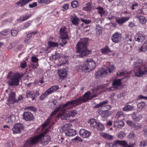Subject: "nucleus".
<instances>
[{"mask_svg":"<svg viewBox=\"0 0 147 147\" xmlns=\"http://www.w3.org/2000/svg\"><path fill=\"white\" fill-rule=\"evenodd\" d=\"M115 69V67L113 65H109L105 69H100L96 72L95 76L99 78L107 74H110Z\"/></svg>","mask_w":147,"mask_h":147,"instance_id":"39448f33","label":"nucleus"},{"mask_svg":"<svg viewBox=\"0 0 147 147\" xmlns=\"http://www.w3.org/2000/svg\"><path fill=\"white\" fill-rule=\"evenodd\" d=\"M20 65L22 68L23 69L24 68L26 65V62L24 61L21 63Z\"/></svg>","mask_w":147,"mask_h":147,"instance_id":"052dcab7","label":"nucleus"},{"mask_svg":"<svg viewBox=\"0 0 147 147\" xmlns=\"http://www.w3.org/2000/svg\"><path fill=\"white\" fill-rule=\"evenodd\" d=\"M101 136L108 140H113L114 139V137L107 133H102L100 134Z\"/></svg>","mask_w":147,"mask_h":147,"instance_id":"5701e85b","label":"nucleus"},{"mask_svg":"<svg viewBox=\"0 0 147 147\" xmlns=\"http://www.w3.org/2000/svg\"><path fill=\"white\" fill-rule=\"evenodd\" d=\"M95 90H93L91 91H88L85 93L82 96H80L83 102H85L97 96Z\"/></svg>","mask_w":147,"mask_h":147,"instance_id":"0eeeda50","label":"nucleus"},{"mask_svg":"<svg viewBox=\"0 0 147 147\" xmlns=\"http://www.w3.org/2000/svg\"><path fill=\"white\" fill-rule=\"evenodd\" d=\"M121 80L117 79L115 80L113 82L112 85L116 89L118 88V86H120L121 84Z\"/></svg>","mask_w":147,"mask_h":147,"instance_id":"cd10ccee","label":"nucleus"},{"mask_svg":"<svg viewBox=\"0 0 147 147\" xmlns=\"http://www.w3.org/2000/svg\"><path fill=\"white\" fill-rule=\"evenodd\" d=\"M73 140L75 141H78L80 142H82L83 140L79 137L77 136L73 139Z\"/></svg>","mask_w":147,"mask_h":147,"instance_id":"6e6d98bb","label":"nucleus"},{"mask_svg":"<svg viewBox=\"0 0 147 147\" xmlns=\"http://www.w3.org/2000/svg\"><path fill=\"white\" fill-rule=\"evenodd\" d=\"M133 119L135 122L139 121L140 119H141L140 116L137 117L135 114H133L132 115Z\"/></svg>","mask_w":147,"mask_h":147,"instance_id":"79ce46f5","label":"nucleus"},{"mask_svg":"<svg viewBox=\"0 0 147 147\" xmlns=\"http://www.w3.org/2000/svg\"><path fill=\"white\" fill-rule=\"evenodd\" d=\"M85 66L86 70L91 71L96 67V63L92 59H89L86 60L85 62Z\"/></svg>","mask_w":147,"mask_h":147,"instance_id":"1a4fd4ad","label":"nucleus"},{"mask_svg":"<svg viewBox=\"0 0 147 147\" xmlns=\"http://www.w3.org/2000/svg\"><path fill=\"white\" fill-rule=\"evenodd\" d=\"M23 100V97L22 95H20L19 96L18 100H16V102H18L20 101H22Z\"/></svg>","mask_w":147,"mask_h":147,"instance_id":"774afa93","label":"nucleus"},{"mask_svg":"<svg viewBox=\"0 0 147 147\" xmlns=\"http://www.w3.org/2000/svg\"><path fill=\"white\" fill-rule=\"evenodd\" d=\"M9 32L8 30H3L1 32V35L6 36L7 35L9 34Z\"/></svg>","mask_w":147,"mask_h":147,"instance_id":"8fccbe9b","label":"nucleus"},{"mask_svg":"<svg viewBox=\"0 0 147 147\" xmlns=\"http://www.w3.org/2000/svg\"><path fill=\"white\" fill-rule=\"evenodd\" d=\"M96 128L98 130L102 131L104 129V127L102 124L98 123Z\"/></svg>","mask_w":147,"mask_h":147,"instance_id":"58836bf2","label":"nucleus"},{"mask_svg":"<svg viewBox=\"0 0 147 147\" xmlns=\"http://www.w3.org/2000/svg\"><path fill=\"white\" fill-rule=\"evenodd\" d=\"M71 21L73 25L78 26V22L80 20L79 18L76 15L71 16L70 17Z\"/></svg>","mask_w":147,"mask_h":147,"instance_id":"aec40b11","label":"nucleus"},{"mask_svg":"<svg viewBox=\"0 0 147 147\" xmlns=\"http://www.w3.org/2000/svg\"><path fill=\"white\" fill-rule=\"evenodd\" d=\"M136 18L139 19L140 22L142 24H145L147 21L145 17L142 16H137Z\"/></svg>","mask_w":147,"mask_h":147,"instance_id":"7c9ffc66","label":"nucleus"},{"mask_svg":"<svg viewBox=\"0 0 147 147\" xmlns=\"http://www.w3.org/2000/svg\"><path fill=\"white\" fill-rule=\"evenodd\" d=\"M133 109V106H130V105H127L124 106L122 109V110L124 111H129L132 110Z\"/></svg>","mask_w":147,"mask_h":147,"instance_id":"f704fd0d","label":"nucleus"},{"mask_svg":"<svg viewBox=\"0 0 147 147\" xmlns=\"http://www.w3.org/2000/svg\"><path fill=\"white\" fill-rule=\"evenodd\" d=\"M20 77L19 74L13 73L12 71L10 72L7 76V78L10 79L8 82L9 85L10 86H17L19 84Z\"/></svg>","mask_w":147,"mask_h":147,"instance_id":"423d86ee","label":"nucleus"},{"mask_svg":"<svg viewBox=\"0 0 147 147\" xmlns=\"http://www.w3.org/2000/svg\"><path fill=\"white\" fill-rule=\"evenodd\" d=\"M32 0H20L16 3L17 5H20L21 7H23L27 3L32 1Z\"/></svg>","mask_w":147,"mask_h":147,"instance_id":"bb28decb","label":"nucleus"},{"mask_svg":"<svg viewBox=\"0 0 147 147\" xmlns=\"http://www.w3.org/2000/svg\"><path fill=\"white\" fill-rule=\"evenodd\" d=\"M80 20L82 22L85 23L86 24H89L91 22L90 20H85L83 18H81Z\"/></svg>","mask_w":147,"mask_h":147,"instance_id":"de8ad7c7","label":"nucleus"},{"mask_svg":"<svg viewBox=\"0 0 147 147\" xmlns=\"http://www.w3.org/2000/svg\"><path fill=\"white\" fill-rule=\"evenodd\" d=\"M121 38V34L118 32L115 33L112 36V40L115 43H118L120 42Z\"/></svg>","mask_w":147,"mask_h":147,"instance_id":"ddd939ff","label":"nucleus"},{"mask_svg":"<svg viewBox=\"0 0 147 147\" xmlns=\"http://www.w3.org/2000/svg\"><path fill=\"white\" fill-rule=\"evenodd\" d=\"M88 122L90 124L91 127L94 128H96L98 123L96 122L95 120L94 119H90L88 121Z\"/></svg>","mask_w":147,"mask_h":147,"instance_id":"393cba45","label":"nucleus"},{"mask_svg":"<svg viewBox=\"0 0 147 147\" xmlns=\"http://www.w3.org/2000/svg\"><path fill=\"white\" fill-rule=\"evenodd\" d=\"M110 115V113L107 111L104 112L102 114V117L107 118Z\"/></svg>","mask_w":147,"mask_h":147,"instance_id":"a18cd8bd","label":"nucleus"},{"mask_svg":"<svg viewBox=\"0 0 147 147\" xmlns=\"http://www.w3.org/2000/svg\"><path fill=\"white\" fill-rule=\"evenodd\" d=\"M142 126V125L141 124H138L137 125H136L135 123V125L134 126V127L135 128V129L138 130L140 129Z\"/></svg>","mask_w":147,"mask_h":147,"instance_id":"603ef678","label":"nucleus"},{"mask_svg":"<svg viewBox=\"0 0 147 147\" xmlns=\"http://www.w3.org/2000/svg\"><path fill=\"white\" fill-rule=\"evenodd\" d=\"M59 33L60 35V37L61 39H66L68 38L65 27H63L61 28Z\"/></svg>","mask_w":147,"mask_h":147,"instance_id":"2eb2a0df","label":"nucleus"},{"mask_svg":"<svg viewBox=\"0 0 147 147\" xmlns=\"http://www.w3.org/2000/svg\"><path fill=\"white\" fill-rule=\"evenodd\" d=\"M77 114V112L76 110H73L69 111L68 114L69 117H73L75 116Z\"/></svg>","mask_w":147,"mask_h":147,"instance_id":"ea45409f","label":"nucleus"},{"mask_svg":"<svg viewBox=\"0 0 147 147\" xmlns=\"http://www.w3.org/2000/svg\"><path fill=\"white\" fill-rule=\"evenodd\" d=\"M15 93L13 92H10L7 100V104L10 105L11 104H13L16 102V100L15 99Z\"/></svg>","mask_w":147,"mask_h":147,"instance_id":"9b49d317","label":"nucleus"},{"mask_svg":"<svg viewBox=\"0 0 147 147\" xmlns=\"http://www.w3.org/2000/svg\"><path fill=\"white\" fill-rule=\"evenodd\" d=\"M23 129V126L21 123H17L13 125L12 130L13 133L18 134Z\"/></svg>","mask_w":147,"mask_h":147,"instance_id":"9d476101","label":"nucleus"},{"mask_svg":"<svg viewBox=\"0 0 147 147\" xmlns=\"http://www.w3.org/2000/svg\"><path fill=\"white\" fill-rule=\"evenodd\" d=\"M125 136V134L123 131H120L118 134V137L120 139H122Z\"/></svg>","mask_w":147,"mask_h":147,"instance_id":"37998d69","label":"nucleus"},{"mask_svg":"<svg viewBox=\"0 0 147 147\" xmlns=\"http://www.w3.org/2000/svg\"><path fill=\"white\" fill-rule=\"evenodd\" d=\"M37 5V2H34L32 4H29V7L30 8H33Z\"/></svg>","mask_w":147,"mask_h":147,"instance_id":"e2e57ef3","label":"nucleus"},{"mask_svg":"<svg viewBox=\"0 0 147 147\" xmlns=\"http://www.w3.org/2000/svg\"><path fill=\"white\" fill-rule=\"evenodd\" d=\"M135 134L134 132L133 131L131 132L128 136V138L130 139H132L135 136Z\"/></svg>","mask_w":147,"mask_h":147,"instance_id":"c03bdc74","label":"nucleus"},{"mask_svg":"<svg viewBox=\"0 0 147 147\" xmlns=\"http://www.w3.org/2000/svg\"><path fill=\"white\" fill-rule=\"evenodd\" d=\"M125 38L128 44H133L134 42L135 37L133 34H128L126 35Z\"/></svg>","mask_w":147,"mask_h":147,"instance_id":"4468645a","label":"nucleus"},{"mask_svg":"<svg viewBox=\"0 0 147 147\" xmlns=\"http://www.w3.org/2000/svg\"><path fill=\"white\" fill-rule=\"evenodd\" d=\"M32 62L36 63L38 61V59L35 57H32Z\"/></svg>","mask_w":147,"mask_h":147,"instance_id":"680f3d73","label":"nucleus"},{"mask_svg":"<svg viewBox=\"0 0 147 147\" xmlns=\"http://www.w3.org/2000/svg\"><path fill=\"white\" fill-rule=\"evenodd\" d=\"M26 96L27 98L30 99V100L33 101L34 99L32 92H31L29 90H28L27 91Z\"/></svg>","mask_w":147,"mask_h":147,"instance_id":"2f4dec72","label":"nucleus"},{"mask_svg":"<svg viewBox=\"0 0 147 147\" xmlns=\"http://www.w3.org/2000/svg\"><path fill=\"white\" fill-rule=\"evenodd\" d=\"M59 88V87L57 85L53 86L50 88L48 89L47 90L48 92V94H50L56 91Z\"/></svg>","mask_w":147,"mask_h":147,"instance_id":"a878e982","label":"nucleus"},{"mask_svg":"<svg viewBox=\"0 0 147 147\" xmlns=\"http://www.w3.org/2000/svg\"><path fill=\"white\" fill-rule=\"evenodd\" d=\"M82 103V102L81 99L80 97L74 100L69 101L65 104L63 107L61 106H60L59 107H57L56 109H55L54 111H53L50 114V117H49L47 120L45 121V122L42 125V128L43 129L45 128L51 121V116L55 115L57 112L60 110L63 111H65V109L67 108H71L74 105V104L76 105H80Z\"/></svg>","mask_w":147,"mask_h":147,"instance_id":"f03ea898","label":"nucleus"},{"mask_svg":"<svg viewBox=\"0 0 147 147\" xmlns=\"http://www.w3.org/2000/svg\"><path fill=\"white\" fill-rule=\"evenodd\" d=\"M101 51L103 54H104L109 53L111 52V51L108 47H106L103 48L102 49H101Z\"/></svg>","mask_w":147,"mask_h":147,"instance_id":"72a5a7b5","label":"nucleus"},{"mask_svg":"<svg viewBox=\"0 0 147 147\" xmlns=\"http://www.w3.org/2000/svg\"><path fill=\"white\" fill-rule=\"evenodd\" d=\"M25 109H28L32 111H35V108L33 106H29L26 107L25 108Z\"/></svg>","mask_w":147,"mask_h":147,"instance_id":"4d7b16f0","label":"nucleus"},{"mask_svg":"<svg viewBox=\"0 0 147 147\" xmlns=\"http://www.w3.org/2000/svg\"><path fill=\"white\" fill-rule=\"evenodd\" d=\"M147 50V41L145 42L142 46L139 48L138 51L139 52H145Z\"/></svg>","mask_w":147,"mask_h":147,"instance_id":"c85d7f7f","label":"nucleus"},{"mask_svg":"<svg viewBox=\"0 0 147 147\" xmlns=\"http://www.w3.org/2000/svg\"><path fill=\"white\" fill-rule=\"evenodd\" d=\"M135 36V40L138 42H142L145 39L146 36L144 34H137Z\"/></svg>","mask_w":147,"mask_h":147,"instance_id":"6ab92c4d","label":"nucleus"},{"mask_svg":"<svg viewBox=\"0 0 147 147\" xmlns=\"http://www.w3.org/2000/svg\"><path fill=\"white\" fill-rule=\"evenodd\" d=\"M108 101L107 100H105L104 101H103L102 102L100 103V105H101V106L102 107H105V105L107 104L108 103Z\"/></svg>","mask_w":147,"mask_h":147,"instance_id":"13d9d810","label":"nucleus"},{"mask_svg":"<svg viewBox=\"0 0 147 147\" xmlns=\"http://www.w3.org/2000/svg\"><path fill=\"white\" fill-rule=\"evenodd\" d=\"M140 146H141L145 147L147 146V142H145L144 141L140 143Z\"/></svg>","mask_w":147,"mask_h":147,"instance_id":"0e129e2a","label":"nucleus"},{"mask_svg":"<svg viewBox=\"0 0 147 147\" xmlns=\"http://www.w3.org/2000/svg\"><path fill=\"white\" fill-rule=\"evenodd\" d=\"M96 9L98 10L97 12L100 14L103 15L105 13V11L102 7H96Z\"/></svg>","mask_w":147,"mask_h":147,"instance_id":"c9c22d12","label":"nucleus"},{"mask_svg":"<svg viewBox=\"0 0 147 147\" xmlns=\"http://www.w3.org/2000/svg\"><path fill=\"white\" fill-rule=\"evenodd\" d=\"M61 133H64L68 136H74L76 134V131L69 127V125L65 124L63 125L60 129Z\"/></svg>","mask_w":147,"mask_h":147,"instance_id":"6e6552de","label":"nucleus"},{"mask_svg":"<svg viewBox=\"0 0 147 147\" xmlns=\"http://www.w3.org/2000/svg\"><path fill=\"white\" fill-rule=\"evenodd\" d=\"M71 4L73 8H75L78 5V3L76 1H72Z\"/></svg>","mask_w":147,"mask_h":147,"instance_id":"49530a36","label":"nucleus"},{"mask_svg":"<svg viewBox=\"0 0 147 147\" xmlns=\"http://www.w3.org/2000/svg\"><path fill=\"white\" fill-rule=\"evenodd\" d=\"M11 35L14 36H16L17 35L18 32L17 31L15 30L12 29L11 31Z\"/></svg>","mask_w":147,"mask_h":147,"instance_id":"09e8293b","label":"nucleus"},{"mask_svg":"<svg viewBox=\"0 0 147 147\" xmlns=\"http://www.w3.org/2000/svg\"><path fill=\"white\" fill-rule=\"evenodd\" d=\"M124 116L125 114L122 111H119L117 113L116 117L117 119H123L124 118Z\"/></svg>","mask_w":147,"mask_h":147,"instance_id":"473e14b6","label":"nucleus"},{"mask_svg":"<svg viewBox=\"0 0 147 147\" xmlns=\"http://www.w3.org/2000/svg\"><path fill=\"white\" fill-rule=\"evenodd\" d=\"M76 69L78 71L80 72L86 70L85 65H79L76 67Z\"/></svg>","mask_w":147,"mask_h":147,"instance_id":"c756f323","label":"nucleus"},{"mask_svg":"<svg viewBox=\"0 0 147 147\" xmlns=\"http://www.w3.org/2000/svg\"><path fill=\"white\" fill-rule=\"evenodd\" d=\"M129 19L128 17H117L115 19L116 22L119 25H122L123 24Z\"/></svg>","mask_w":147,"mask_h":147,"instance_id":"dca6fc26","label":"nucleus"},{"mask_svg":"<svg viewBox=\"0 0 147 147\" xmlns=\"http://www.w3.org/2000/svg\"><path fill=\"white\" fill-rule=\"evenodd\" d=\"M34 98L36 97L39 95V93L38 91H36L32 92Z\"/></svg>","mask_w":147,"mask_h":147,"instance_id":"bf43d9fd","label":"nucleus"},{"mask_svg":"<svg viewBox=\"0 0 147 147\" xmlns=\"http://www.w3.org/2000/svg\"><path fill=\"white\" fill-rule=\"evenodd\" d=\"M23 117L24 119L27 121L32 120L34 119L33 114L31 112L28 111L24 113Z\"/></svg>","mask_w":147,"mask_h":147,"instance_id":"f8f14e48","label":"nucleus"},{"mask_svg":"<svg viewBox=\"0 0 147 147\" xmlns=\"http://www.w3.org/2000/svg\"><path fill=\"white\" fill-rule=\"evenodd\" d=\"M134 67L136 76L140 77L146 74L147 69L144 67L143 61L142 60L139 59L134 62Z\"/></svg>","mask_w":147,"mask_h":147,"instance_id":"20e7f679","label":"nucleus"},{"mask_svg":"<svg viewBox=\"0 0 147 147\" xmlns=\"http://www.w3.org/2000/svg\"><path fill=\"white\" fill-rule=\"evenodd\" d=\"M30 17V16H26L23 17H21L19 18V20L21 21H23L29 18Z\"/></svg>","mask_w":147,"mask_h":147,"instance_id":"3c124183","label":"nucleus"},{"mask_svg":"<svg viewBox=\"0 0 147 147\" xmlns=\"http://www.w3.org/2000/svg\"><path fill=\"white\" fill-rule=\"evenodd\" d=\"M62 42L61 43H60V45L62 46H63V45H65L67 43V41L65 39H62Z\"/></svg>","mask_w":147,"mask_h":147,"instance_id":"338daca9","label":"nucleus"},{"mask_svg":"<svg viewBox=\"0 0 147 147\" xmlns=\"http://www.w3.org/2000/svg\"><path fill=\"white\" fill-rule=\"evenodd\" d=\"M50 94H48V92L47 91V90L44 93L42 94L40 97V100H43L45 98L47 95Z\"/></svg>","mask_w":147,"mask_h":147,"instance_id":"4c0bfd02","label":"nucleus"},{"mask_svg":"<svg viewBox=\"0 0 147 147\" xmlns=\"http://www.w3.org/2000/svg\"><path fill=\"white\" fill-rule=\"evenodd\" d=\"M79 134L83 138H87L90 136L91 134V132L84 129H81L79 131Z\"/></svg>","mask_w":147,"mask_h":147,"instance_id":"f3484780","label":"nucleus"},{"mask_svg":"<svg viewBox=\"0 0 147 147\" xmlns=\"http://www.w3.org/2000/svg\"><path fill=\"white\" fill-rule=\"evenodd\" d=\"M48 43L49 46L50 47H55L58 46V44L57 42H53L52 41H49Z\"/></svg>","mask_w":147,"mask_h":147,"instance_id":"e433bc0d","label":"nucleus"},{"mask_svg":"<svg viewBox=\"0 0 147 147\" xmlns=\"http://www.w3.org/2000/svg\"><path fill=\"white\" fill-rule=\"evenodd\" d=\"M146 105V103L144 102H141L139 103L138 105V107L139 109H142Z\"/></svg>","mask_w":147,"mask_h":147,"instance_id":"a19ab883","label":"nucleus"},{"mask_svg":"<svg viewBox=\"0 0 147 147\" xmlns=\"http://www.w3.org/2000/svg\"><path fill=\"white\" fill-rule=\"evenodd\" d=\"M114 143L115 144H119L123 147H127L128 146L127 143L125 141L117 140L114 141Z\"/></svg>","mask_w":147,"mask_h":147,"instance_id":"b1692460","label":"nucleus"},{"mask_svg":"<svg viewBox=\"0 0 147 147\" xmlns=\"http://www.w3.org/2000/svg\"><path fill=\"white\" fill-rule=\"evenodd\" d=\"M143 135L145 137L147 136V128H144L142 131Z\"/></svg>","mask_w":147,"mask_h":147,"instance_id":"864d4df0","label":"nucleus"},{"mask_svg":"<svg viewBox=\"0 0 147 147\" xmlns=\"http://www.w3.org/2000/svg\"><path fill=\"white\" fill-rule=\"evenodd\" d=\"M88 39L84 38L81 39L78 43L76 47V51L80 57H86L89 55L91 51L87 49Z\"/></svg>","mask_w":147,"mask_h":147,"instance_id":"7ed1b4c3","label":"nucleus"},{"mask_svg":"<svg viewBox=\"0 0 147 147\" xmlns=\"http://www.w3.org/2000/svg\"><path fill=\"white\" fill-rule=\"evenodd\" d=\"M58 74L60 79H63L67 75L66 70L65 69H59L58 70Z\"/></svg>","mask_w":147,"mask_h":147,"instance_id":"a211bd4d","label":"nucleus"},{"mask_svg":"<svg viewBox=\"0 0 147 147\" xmlns=\"http://www.w3.org/2000/svg\"><path fill=\"white\" fill-rule=\"evenodd\" d=\"M126 122L128 125L132 127H134V125H135V123L131 121L127 120V121Z\"/></svg>","mask_w":147,"mask_h":147,"instance_id":"5fc2aeb1","label":"nucleus"},{"mask_svg":"<svg viewBox=\"0 0 147 147\" xmlns=\"http://www.w3.org/2000/svg\"><path fill=\"white\" fill-rule=\"evenodd\" d=\"M48 131V129H46L45 131L39 135L30 138L28 140H26L24 142V147H31L32 145L36 144L40 139L42 144L47 145L51 141V137L48 135H45Z\"/></svg>","mask_w":147,"mask_h":147,"instance_id":"f257e3e1","label":"nucleus"},{"mask_svg":"<svg viewBox=\"0 0 147 147\" xmlns=\"http://www.w3.org/2000/svg\"><path fill=\"white\" fill-rule=\"evenodd\" d=\"M58 111H59L61 112L59 113V117L61 119L63 120H67L69 118L68 114H66L65 113V111H63L61 109H60Z\"/></svg>","mask_w":147,"mask_h":147,"instance_id":"412c9836","label":"nucleus"},{"mask_svg":"<svg viewBox=\"0 0 147 147\" xmlns=\"http://www.w3.org/2000/svg\"><path fill=\"white\" fill-rule=\"evenodd\" d=\"M10 118V120L11 122H13L15 120V117L13 115H11L9 117Z\"/></svg>","mask_w":147,"mask_h":147,"instance_id":"69168bd1","label":"nucleus"},{"mask_svg":"<svg viewBox=\"0 0 147 147\" xmlns=\"http://www.w3.org/2000/svg\"><path fill=\"white\" fill-rule=\"evenodd\" d=\"M124 125V122L122 121H115L114 122V126L115 127L117 128H121Z\"/></svg>","mask_w":147,"mask_h":147,"instance_id":"4be33fe9","label":"nucleus"}]
</instances>
